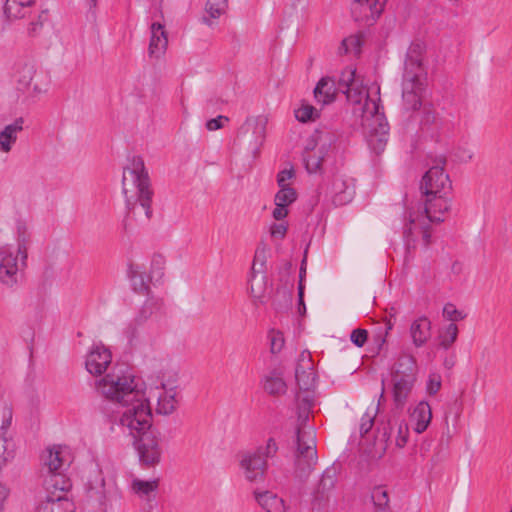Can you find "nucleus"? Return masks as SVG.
Returning <instances> with one entry per match:
<instances>
[{
    "mask_svg": "<svg viewBox=\"0 0 512 512\" xmlns=\"http://www.w3.org/2000/svg\"><path fill=\"white\" fill-rule=\"evenodd\" d=\"M356 69L345 68L336 84L331 77H323L314 89V96L319 103L329 104L334 101L338 91L346 95L353 106L352 113L361 119V126L369 148L376 154L385 150L389 138V125L380 109V88L374 93L358 84L355 79Z\"/></svg>",
    "mask_w": 512,
    "mask_h": 512,
    "instance_id": "f257e3e1",
    "label": "nucleus"
},
{
    "mask_svg": "<svg viewBox=\"0 0 512 512\" xmlns=\"http://www.w3.org/2000/svg\"><path fill=\"white\" fill-rule=\"evenodd\" d=\"M295 380L301 391L306 394L301 397L297 394V426L295 432L294 474L300 480H305L314 470L318 461L316 448V433L313 427L307 424L313 405L310 392L316 386V374L311 353L304 350L300 353L296 368Z\"/></svg>",
    "mask_w": 512,
    "mask_h": 512,
    "instance_id": "f03ea898",
    "label": "nucleus"
},
{
    "mask_svg": "<svg viewBox=\"0 0 512 512\" xmlns=\"http://www.w3.org/2000/svg\"><path fill=\"white\" fill-rule=\"evenodd\" d=\"M122 190L129 214L143 216L149 220L152 215L151 203L153 192L150 179L140 156H133L122 177Z\"/></svg>",
    "mask_w": 512,
    "mask_h": 512,
    "instance_id": "7ed1b4c3",
    "label": "nucleus"
},
{
    "mask_svg": "<svg viewBox=\"0 0 512 512\" xmlns=\"http://www.w3.org/2000/svg\"><path fill=\"white\" fill-rule=\"evenodd\" d=\"M422 47L412 44L407 51L402 80L403 107L415 111L421 107V92L426 81V71L422 64Z\"/></svg>",
    "mask_w": 512,
    "mask_h": 512,
    "instance_id": "20e7f679",
    "label": "nucleus"
},
{
    "mask_svg": "<svg viewBox=\"0 0 512 512\" xmlns=\"http://www.w3.org/2000/svg\"><path fill=\"white\" fill-rule=\"evenodd\" d=\"M44 490L70 489L71 482L64 474L70 466L71 459L68 448L54 445L45 449L41 455Z\"/></svg>",
    "mask_w": 512,
    "mask_h": 512,
    "instance_id": "39448f33",
    "label": "nucleus"
},
{
    "mask_svg": "<svg viewBox=\"0 0 512 512\" xmlns=\"http://www.w3.org/2000/svg\"><path fill=\"white\" fill-rule=\"evenodd\" d=\"M123 411L118 420L123 433L132 438L151 430L152 412L144 390L134 399H128L120 404Z\"/></svg>",
    "mask_w": 512,
    "mask_h": 512,
    "instance_id": "423d86ee",
    "label": "nucleus"
},
{
    "mask_svg": "<svg viewBox=\"0 0 512 512\" xmlns=\"http://www.w3.org/2000/svg\"><path fill=\"white\" fill-rule=\"evenodd\" d=\"M95 386L103 397L118 404L134 399L143 390L134 375L115 370L97 380Z\"/></svg>",
    "mask_w": 512,
    "mask_h": 512,
    "instance_id": "0eeeda50",
    "label": "nucleus"
},
{
    "mask_svg": "<svg viewBox=\"0 0 512 512\" xmlns=\"http://www.w3.org/2000/svg\"><path fill=\"white\" fill-rule=\"evenodd\" d=\"M335 134L326 130H316L306 141L302 161L308 174H322L324 165L331 158L330 148L335 142Z\"/></svg>",
    "mask_w": 512,
    "mask_h": 512,
    "instance_id": "6e6552de",
    "label": "nucleus"
},
{
    "mask_svg": "<svg viewBox=\"0 0 512 512\" xmlns=\"http://www.w3.org/2000/svg\"><path fill=\"white\" fill-rule=\"evenodd\" d=\"M279 450L275 438L269 437L264 444L255 450L247 451L241 455L240 469L244 478L249 482L264 481L268 469V460L273 459Z\"/></svg>",
    "mask_w": 512,
    "mask_h": 512,
    "instance_id": "1a4fd4ad",
    "label": "nucleus"
},
{
    "mask_svg": "<svg viewBox=\"0 0 512 512\" xmlns=\"http://www.w3.org/2000/svg\"><path fill=\"white\" fill-rule=\"evenodd\" d=\"M27 260L23 251L20 254L14 252L13 245L0 247V284L6 289L15 290L23 280Z\"/></svg>",
    "mask_w": 512,
    "mask_h": 512,
    "instance_id": "9d476101",
    "label": "nucleus"
},
{
    "mask_svg": "<svg viewBox=\"0 0 512 512\" xmlns=\"http://www.w3.org/2000/svg\"><path fill=\"white\" fill-rule=\"evenodd\" d=\"M89 497L99 502L102 512H120L122 506V495L115 485H107L102 474L99 472L96 484L89 482Z\"/></svg>",
    "mask_w": 512,
    "mask_h": 512,
    "instance_id": "9b49d317",
    "label": "nucleus"
},
{
    "mask_svg": "<svg viewBox=\"0 0 512 512\" xmlns=\"http://www.w3.org/2000/svg\"><path fill=\"white\" fill-rule=\"evenodd\" d=\"M134 447L137 451L139 461L142 465L153 467L161 461L162 448L160 446V436L153 430L146 431L139 436H135Z\"/></svg>",
    "mask_w": 512,
    "mask_h": 512,
    "instance_id": "f8f14e48",
    "label": "nucleus"
},
{
    "mask_svg": "<svg viewBox=\"0 0 512 512\" xmlns=\"http://www.w3.org/2000/svg\"><path fill=\"white\" fill-rule=\"evenodd\" d=\"M446 160L441 158L439 163L432 166L422 177L420 190L423 195H450L452 183L444 171Z\"/></svg>",
    "mask_w": 512,
    "mask_h": 512,
    "instance_id": "ddd939ff",
    "label": "nucleus"
},
{
    "mask_svg": "<svg viewBox=\"0 0 512 512\" xmlns=\"http://www.w3.org/2000/svg\"><path fill=\"white\" fill-rule=\"evenodd\" d=\"M177 379H167L162 381L160 386H156L149 390L146 395L148 402L151 399H155L157 402L156 413L159 415L168 416L171 415L177 407Z\"/></svg>",
    "mask_w": 512,
    "mask_h": 512,
    "instance_id": "4468645a",
    "label": "nucleus"
},
{
    "mask_svg": "<svg viewBox=\"0 0 512 512\" xmlns=\"http://www.w3.org/2000/svg\"><path fill=\"white\" fill-rule=\"evenodd\" d=\"M16 78L17 82L23 88L29 87L33 79H36V82L33 85V94L35 96H39L48 91L49 79L44 73H37L36 65L33 61H20L16 65Z\"/></svg>",
    "mask_w": 512,
    "mask_h": 512,
    "instance_id": "2eb2a0df",
    "label": "nucleus"
},
{
    "mask_svg": "<svg viewBox=\"0 0 512 512\" xmlns=\"http://www.w3.org/2000/svg\"><path fill=\"white\" fill-rule=\"evenodd\" d=\"M163 303L160 300L148 299L136 317L128 324L124 330V335L130 344L136 342L140 335L143 325L151 318L157 319L161 314Z\"/></svg>",
    "mask_w": 512,
    "mask_h": 512,
    "instance_id": "dca6fc26",
    "label": "nucleus"
},
{
    "mask_svg": "<svg viewBox=\"0 0 512 512\" xmlns=\"http://www.w3.org/2000/svg\"><path fill=\"white\" fill-rule=\"evenodd\" d=\"M69 489L44 490V498L37 504L35 512H74L75 505L67 497Z\"/></svg>",
    "mask_w": 512,
    "mask_h": 512,
    "instance_id": "f3484780",
    "label": "nucleus"
},
{
    "mask_svg": "<svg viewBox=\"0 0 512 512\" xmlns=\"http://www.w3.org/2000/svg\"><path fill=\"white\" fill-rule=\"evenodd\" d=\"M387 0H357L352 5V14L356 21L372 25L384 10Z\"/></svg>",
    "mask_w": 512,
    "mask_h": 512,
    "instance_id": "a211bd4d",
    "label": "nucleus"
},
{
    "mask_svg": "<svg viewBox=\"0 0 512 512\" xmlns=\"http://www.w3.org/2000/svg\"><path fill=\"white\" fill-rule=\"evenodd\" d=\"M428 222L429 221L425 219L422 214H409V222L405 225L403 232L408 247L415 242L417 235H421L425 248L430 245L431 234Z\"/></svg>",
    "mask_w": 512,
    "mask_h": 512,
    "instance_id": "6ab92c4d",
    "label": "nucleus"
},
{
    "mask_svg": "<svg viewBox=\"0 0 512 512\" xmlns=\"http://www.w3.org/2000/svg\"><path fill=\"white\" fill-rule=\"evenodd\" d=\"M424 215L423 217L429 222H442L443 215L449 211L451 202L449 195H424Z\"/></svg>",
    "mask_w": 512,
    "mask_h": 512,
    "instance_id": "aec40b11",
    "label": "nucleus"
},
{
    "mask_svg": "<svg viewBox=\"0 0 512 512\" xmlns=\"http://www.w3.org/2000/svg\"><path fill=\"white\" fill-rule=\"evenodd\" d=\"M112 355L108 348L102 344L94 345L87 354L85 366L92 375H101L111 364Z\"/></svg>",
    "mask_w": 512,
    "mask_h": 512,
    "instance_id": "412c9836",
    "label": "nucleus"
},
{
    "mask_svg": "<svg viewBox=\"0 0 512 512\" xmlns=\"http://www.w3.org/2000/svg\"><path fill=\"white\" fill-rule=\"evenodd\" d=\"M150 41L148 55L150 58L160 59L166 52L168 36L164 24L154 21L150 25Z\"/></svg>",
    "mask_w": 512,
    "mask_h": 512,
    "instance_id": "4be33fe9",
    "label": "nucleus"
},
{
    "mask_svg": "<svg viewBox=\"0 0 512 512\" xmlns=\"http://www.w3.org/2000/svg\"><path fill=\"white\" fill-rule=\"evenodd\" d=\"M330 194L335 205H345L349 203L355 194V188L352 180H347L342 175L333 177Z\"/></svg>",
    "mask_w": 512,
    "mask_h": 512,
    "instance_id": "5701e85b",
    "label": "nucleus"
},
{
    "mask_svg": "<svg viewBox=\"0 0 512 512\" xmlns=\"http://www.w3.org/2000/svg\"><path fill=\"white\" fill-rule=\"evenodd\" d=\"M297 200V192L292 187L279 188L274 197L275 208L272 216L275 220L281 221L288 215V206Z\"/></svg>",
    "mask_w": 512,
    "mask_h": 512,
    "instance_id": "b1692460",
    "label": "nucleus"
},
{
    "mask_svg": "<svg viewBox=\"0 0 512 512\" xmlns=\"http://www.w3.org/2000/svg\"><path fill=\"white\" fill-rule=\"evenodd\" d=\"M432 419V411L428 402L420 401L410 412L409 421L413 430L421 434L429 426Z\"/></svg>",
    "mask_w": 512,
    "mask_h": 512,
    "instance_id": "393cba45",
    "label": "nucleus"
},
{
    "mask_svg": "<svg viewBox=\"0 0 512 512\" xmlns=\"http://www.w3.org/2000/svg\"><path fill=\"white\" fill-rule=\"evenodd\" d=\"M24 119L19 117L0 131V151L9 153L17 142L18 134L23 130Z\"/></svg>",
    "mask_w": 512,
    "mask_h": 512,
    "instance_id": "a878e982",
    "label": "nucleus"
},
{
    "mask_svg": "<svg viewBox=\"0 0 512 512\" xmlns=\"http://www.w3.org/2000/svg\"><path fill=\"white\" fill-rule=\"evenodd\" d=\"M417 364L414 356L404 354L398 358L392 369V378L417 379Z\"/></svg>",
    "mask_w": 512,
    "mask_h": 512,
    "instance_id": "bb28decb",
    "label": "nucleus"
},
{
    "mask_svg": "<svg viewBox=\"0 0 512 512\" xmlns=\"http://www.w3.org/2000/svg\"><path fill=\"white\" fill-rule=\"evenodd\" d=\"M410 336L415 347L424 346L431 337V321L426 316L415 319L410 326Z\"/></svg>",
    "mask_w": 512,
    "mask_h": 512,
    "instance_id": "cd10ccee",
    "label": "nucleus"
},
{
    "mask_svg": "<svg viewBox=\"0 0 512 512\" xmlns=\"http://www.w3.org/2000/svg\"><path fill=\"white\" fill-rule=\"evenodd\" d=\"M255 499L265 512H286L285 501L271 491L254 492Z\"/></svg>",
    "mask_w": 512,
    "mask_h": 512,
    "instance_id": "c85d7f7f",
    "label": "nucleus"
},
{
    "mask_svg": "<svg viewBox=\"0 0 512 512\" xmlns=\"http://www.w3.org/2000/svg\"><path fill=\"white\" fill-rule=\"evenodd\" d=\"M35 3V0H6L4 13L8 19H22L31 14Z\"/></svg>",
    "mask_w": 512,
    "mask_h": 512,
    "instance_id": "c756f323",
    "label": "nucleus"
},
{
    "mask_svg": "<svg viewBox=\"0 0 512 512\" xmlns=\"http://www.w3.org/2000/svg\"><path fill=\"white\" fill-rule=\"evenodd\" d=\"M416 380H408L403 378H392L393 401L398 408H403L406 404Z\"/></svg>",
    "mask_w": 512,
    "mask_h": 512,
    "instance_id": "7c9ffc66",
    "label": "nucleus"
},
{
    "mask_svg": "<svg viewBox=\"0 0 512 512\" xmlns=\"http://www.w3.org/2000/svg\"><path fill=\"white\" fill-rule=\"evenodd\" d=\"M262 385L265 392L273 396L284 394L287 390L286 382L281 373L276 370L271 371L263 377Z\"/></svg>",
    "mask_w": 512,
    "mask_h": 512,
    "instance_id": "2f4dec72",
    "label": "nucleus"
},
{
    "mask_svg": "<svg viewBox=\"0 0 512 512\" xmlns=\"http://www.w3.org/2000/svg\"><path fill=\"white\" fill-rule=\"evenodd\" d=\"M250 293L256 305L266 303L268 290L266 275H250Z\"/></svg>",
    "mask_w": 512,
    "mask_h": 512,
    "instance_id": "473e14b6",
    "label": "nucleus"
},
{
    "mask_svg": "<svg viewBox=\"0 0 512 512\" xmlns=\"http://www.w3.org/2000/svg\"><path fill=\"white\" fill-rule=\"evenodd\" d=\"M158 486L159 481L157 479L146 481L136 478L132 480L131 490L139 498L150 500L151 498L155 497Z\"/></svg>",
    "mask_w": 512,
    "mask_h": 512,
    "instance_id": "72a5a7b5",
    "label": "nucleus"
},
{
    "mask_svg": "<svg viewBox=\"0 0 512 512\" xmlns=\"http://www.w3.org/2000/svg\"><path fill=\"white\" fill-rule=\"evenodd\" d=\"M128 277L130 278L133 290L139 294H147L149 292V279L140 267L130 265L128 269Z\"/></svg>",
    "mask_w": 512,
    "mask_h": 512,
    "instance_id": "f704fd0d",
    "label": "nucleus"
},
{
    "mask_svg": "<svg viewBox=\"0 0 512 512\" xmlns=\"http://www.w3.org/2000/svg\"><path fill=\"white\" fill-rule=\"evenodd\" d=\"M265 125L266 120L261 116L248 117L241 130L243 132L252 130L253 134L255 135L256 144H261L265 138Z\"/></svg>",
    "mask_w": 512,
    "mask_h": 512,
    "instance_id": "c9c22d12",
    "label": "nucleus"
},
{
    "mask_svg": "<svg viewBox=\"0 0 512 512\" xmlns=\"http://www.w3.org/2000/svg\"><path fill=\"white\" fill-rule=\"evenodd\" d=\"M16 455V444L12 436L0 435V469L11 462Z\"/></svg>",
    "mask_w": 512,
    "mask_h": 512,
    "instance_id": "e433bc0d",
    "label": "nucleus"
},
{
    "mask_svg": "<svg viewBox=\"0 0 512 512\" xmlns=\"http://www.w3.org/2000/svg\"><path fill=\"white\" fill-rule=\"evenodd\" d=\"M458 336V327L454 323H450L439 332V346L445 350L449 349L456 341Z\"/></svg>",
    "mask_w": 512,
    "mask_h": 512,
    "instance_id": "4c0bfd02",
    "label": "nucleus"
},
{
    "mask_svg": "<svg viewBox=\"0 0 512 512\" xmlns=\"http://www.w3.org/2000/svg\"><path fill=\"white\" fill-rule=\"evenodd\" d=\"M362 40L359 36L352 35L342 40L341 45L338 48L340 55L353 53L359 55L361 51Z\"/></svg>",
    "mask_w": 512,
    "mask_h": 512,
    "instance_id": "58836bf2",
    "label": "nucleus"
},
{
    "mask_svg": "<svg viewBox=\"0 0 512 512\" xmlns=\"http://www.w3.org/2000/svg\"><path fill=\"white\" fill-rule=\"evenodd\" d=\"M335 483L336 477L334 471L332 469H326L318 484L317 492L323 496L334 488Z\"/></svg>",
    "mask_w": 512,
    "mask_h": 512,
    "instance_id": "ea45409f",
    "label": "nucleus"
},
{
    "mask_svg": "<svg viewBox=\"0 0 512 512\" xmlns=\"http://www.w3.org/2000/svg\"><path fill=\"white\" fill-rule=\"evenodd\" d=\"M421 125L426 128H439L441 126V119L439 118L438 113L431 107H424Z\"/></svg>",
    "mask_w": 512,
    "mask_h": 512,
    "instance_id": "a19ab883",
    "label": "nucleus"
},
{
    "mask_svg": "<svg viewBox=\"0 0 512 512\" xmlns=\"http://www.w3.org/2000/svg\"><path fill=\"white\" fill-rule=\"evenodd\" d=\"M48 10L47 9H44V10H41L38 14H37V19L36 20H32L29 24H28V27H27V32H28V35L29 36H37L40 31L42 30L44 24L48 21Z\"/></svg>",
    "mask_w": 512,
    "mask_h": 512,
    "instance_id": "79ce46f5",
    "label": "nucleus"
},
{
    "mask_svg": "<svg viewBox=\"0 0 512 512\" xmlns=\"http://www.w3.org/2000/svg\"><path fill=\"white\" fill-rule=\"evenodd\" d=\"M13 409L11 405L5 404L1 411L0 435L11 436L8 432L12 426Z\"/></svg>",
    "mask_w": 512,
    "mask_h": 512,
    "instance_id": "37998d69",
    "label": "nucleus"
},
{
    "mask_svg": "<svg viewBox=\"0 0 512 512\" xmlns=\"http://www.w3.org/2000/svg\"><path fill=\"white\" fill-rule=\"evenodd\" d=\"M374 508L389 506L388 491L383 486H376L371 491Z\"/></svg>",
    "mask_w": 512,
    "mask_h": 512,
    "instance_id": "c03bdc74",
    "label": "nucleus"
},
{
    "mask_svg": "<svg viewBox=\"0 0 512 512\" xmlns=\"http://www.w3.org/2000/svg\"><path fill=\"white\" fill-rule=\"evenodd\" d=\"M250 275H266L265 249H257L251 267Z\"/></svg>",
    "mask_w": 512,
    "mask_h": 512,
    "instance_id": "a18cd8bd",
    "label": "nucleus"
},
{
    "mask_svg": "<svg viewBox=\"0 0 512 512\" xmlns=\"http://www.w3.org/2000/svg\"><path fill=\"white\" fill-rule=\"evenodd\" d=\"M295 117L298 121L305 123L310 120H315L318 117V111L312 105L304 104L295 110Z\"/></svg>",
    "mask_w": 512,
    "mask_h": 512,
    "instance_id": "49530a36",
    "label": "nucleus"
},
{
    "mask_svg": "<svg viewBox=\"0 0 512 512\" xmlns=\"http://www.w3.org/2000/svg\"><path fill=\"white\" fill-rule=\"evenodd\" d=\"M268 338L270 341L271 353H279L283 349L285 343L283 333L278 330L271 329L268 332Z\"/></svg>",
    "mask_w": 512,
    "mask_h": 512,
    "instance_id": "de8ad7c7",
    "label": "nucleus"
},
{
    "mask_svg": "<svg viewBox=\"0 0 512 512\" xmlns=\"http://www.w3.org/2000/svg\"><path fill=\"white\" fill-rule=\"evenodd\" d=\"M227 0H208L206 3V11L211 18H219L225 12Z\"/></svg>",
    "mask_w": 512,
    "mask_h": 512,
    "instance_id": "09e8293b",
    "label": "nucleus"
},
{
    "mask_svg": "<svg viewBox=\"0 0 512 512\" xmlns=\"http://www.w3.org/2000/svg\"><path fill=\"white\" fill-rule=\"evenodd\" d=\"M409 427L405 421L397 423L396 445L400 448L404 447L408 441Z\"/></svg>",
    "mask_w": 512,
    "mask_h": 512,
    "instance_id": "8fccbe9b",
    "label": "nucleus"
},
{
    "mask_svg": "<svg viewBox=\"0 0 512 512\" xmlns=\"http://www.w3.org/2000/svg\"><path fill=\"white\" fill-rule=\"evenodd\" d=\"M28 243L29 235L24 228H18L17 245L14 247V252L20 254L23 251L24 255L28 256Z\"/></svg>",
    "mask_w": 512,
    "mask_h": 512,
    "instance_id": "3c124183",
    "label": "nucleus"
},
{
    "mask_svg": "<svg viewBox=\"0 0 512 512\" xmlns=\"http://www.w3.org/2000/svg\"><path fill=\"white\" fill-rule=\"evenodd\" d=\"M295 177V170L293 166H290L289 169L281 170L277 174V184L279 188H287L291 187L289 181Z\"/></svg>",
    "mask_w": 512,
    "mask_h": 512,
    "instance_id": "603ef678",
    "label": "nucleus"
},
{
    "mask_svg": "<svg viewBox=\"0 0 512 512\" xmlns=\"http://www.w3.org/2000/svg\"><path fill=\"white\" fill-rule=\"evenodd\" d=\"M443 316L450 321H459L465 318V314L458 310L452 303H447L444 306Z\"/></svg>",
    "mask_w": 512,
    "mask_h": 512,
    "instance_id": "864d4df0",
    "label": "nucleus"
},
{
    "mask_svg": "<svg viewBox=\"0 0 512 512\" xmlns=\"http://www.w3.org/2000/svg\"><path fill=\"white\" fill-rule=\"evenodd\" d=\"M441 376L437 373H431L426 383V391L429 395H435L441 388Z\"/></svg>",
    "mask_w": 512,
    "mask_h": 512,
    "instance_id": "5fc2aeb1",
    "label": "nucleus"
},
{
    "mask_svg": "<svg viewBox=\"0 0 512 512\" xmlns=\"http://www.w3.org/2000/svg\"><path fill=\"white\" fill-rule=\"evenodd\" d=\"M288 230L287 222L273 223L270 226V235L275 239H284Z\"/></svg>",
    "mask_w": 512,
    "mask_h": 512,
    "instance_id": "6e6d98bb",
    "label": "nucleus"
},
{
    "mask_svg": "<svg viewBox=\"0 0 512 512\" xmlns=\"http://www.w3.org/2000/svg\"><path fill=\"white\" fill-rule=\"evenodd\" d=\"M367 337H368L367 330L358 328V329H354L351 332L350 340L355 346L362 347L366 343Z\"/></svg>",
    "mask_w": 512,
    "mask_h": 512,
    "instance_id": "4d7b16f0",
    "label": "nucleus"
},
{
    "mask_svg": "<svg viewBox=\"0 0 512 512\" xmlns=\"http://www.w3.org/2000/svg\"><path fill=\"white\" fill-rule=\"evenodd\" d=\"M374 418H375V414H373L371 412H366L362 416L361 422H360V427H359L360 434L362 436H364L371 430V428L373 427V424H374Z\"/></svg>",
    "mask_w": 512,
    "mask_h": 512,
    "instance_id": "13d9d810",
    "label": "nucleus"
},
{
    "mask_svg": "<svg viewBox=\"0 0 512 512\" xmlns=\"http://www.w3.org/2000/svg\"><path fill=\"white\" fill-rule=\"evenodd\" d=\"M474 152L469 147H458L455 156L460 162H469L472 160Z\"/></svg>",
    "mask_w": 512,
    "mask_h": 512,
    "instance_id": "bf43d9fd",
    "label": "nucleus"
},
{
    "mask_svg": "<svg viewBox=\"0 0 512 512\" xmlns=\"http://www.w3.org/2000/svg\"><path fill=\"white\" fill-rule=\"evenodd\" d=\"M223 121H228V117L220 115V116H218L216 118H212V119H210V120H208L206 122V128L209 131L218 130V129L222 128V126H223L222 122Z\"/></svg>",
    "mask_w": 512,
    "mask_h": 512,
    "instance_id": "052dcab7",
    "label": "nucleus"
},
{
    "mask_svg": "<svg viewBox=\"0 0 512 512\" xmlns=\"http://www.w3.org/2000/svg\"><path fill=\"white\" fill-rule=\"evenodd\" d=\"M10 494V489L0 482V512L4 510V504Z\"/></svg>",
    "mask_w": 512,
    "mask_h": 512,
    "instance_id": "680f3d73",
    "label": "nucleus"
},
{
    "mask_svg": "<svg viewBox=\"0 0 512 512\" xmlns=\"http://www.w3.org/2000/svg\"><path fill=\"white\" fill-rule=\"evenodd\" d=\"M162 264H164V259L161 255H156L154 256L153 260H152V266H161Z\"/></svg>",
    "mask_w": 512,
    "mask_h": 512,
    "instance_id": "e2e57ef3",
    "label": "nucleus"
},
{
    "mask_svg": "<svg viewBox=\"0 0 512 512\" xmlns=\"http://www.w3.org/2000/svg\"><path fill=\"white\" fill-rule=\"evenodd\" d=\"M454 365H455V360H454V358H446V359L444 360V366H445V368H447V369H451Z\"/></svg>",
    "mask_w": 512,
    "mask_h": 512,
    "instance_id": "0e129e2a",
    "label": "nucleus"
},
{
    "mask_svg": "<svg viewBox=\"0 0 512 512\" xmlns=\"http://www.w3.org/2000/svg\"><path fill=\"white\" fill-rule=\"evenodd\" d=\"M374 512H392L390 506L374 508Z\"/></svg>",
    "mask_w": 512,
    "mask_h": 512,
    "instance_id": "69168bd1",
    "label": "nucleus"
},
{
    "mask_svg": "<svg viewBox=\"0 0 512 512\" xmlns=\"http://www.w3.org/2000/svg\"><path fill=\"white\" fill-rule=\"evenodd\" d=\"M394 326V323L389 319L387 322H386V329H385V333L388 334V332L390 330H392Z\"/></svg>",
    "mask_w": 512,
    "mask_h": 512,
    "instance_id": "338daca9",
    "label": "nucleus"
},
{
    "mask_svg": "<svg viewBox=\"0 0 512 512\" xmlns=\"http://www.w3.org/2000/svg\"><path fill=\"white\" fill-rule=\"evenodd\" d=\"M97 6V0H89V8L94 9Z\"/></svg>",
    "mask_w": 512,
    "mask_h": 512,
    "instance_id": "774afa93",
    "label": "nucleus"
}]
</instances>
